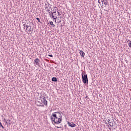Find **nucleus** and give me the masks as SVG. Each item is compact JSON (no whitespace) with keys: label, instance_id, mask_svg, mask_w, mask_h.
I'll return each mask as SVG.
<instances>
[{"label":"nucleus","instance_id":"nucleus-1","mask_svg":"<svg viewBox=\"0 0 131 131\" xmlns=\"http://www.w3.org/2000/svg\"><path fill=\"white\" fill-rule=\"evenodd\" d=\"M51 121L56 124H60L62 122V114L59 112L52 113L51 116Z\"/></svg>","mask_w":131,"mask_h":131},{"label":"nucleus","instance_id":"nucleus-2","mask_svg":"<svg viewBox=\"0 0 131 131\" xmlns=\"http://www.w3.org/2000/svg\"><path fill=\"white\" fill-rule=\"evenodd\" d=\"M82 79L83 83H89V79L88 78V75L85 72L82 73Z\"/></svg>","mask_w":131,"mask_h":131},{"label":"nucleus","instance_id":"nucleus-3","mask_svg":"<svg viewBox=\"0 0 131 131\" xmlns=\"http://www.w3.org/2000/svg\"><path fill=\"white\" fill-rule=\"evenodd\" d=\"M51 18H52L54 20H57L58 18V16H57V12L56 11H53V15H50Z\"/></svg>","mask_w":131,"mask_h":131},{"label":"nucleus","instance_id":"nucleus-4","mask_svg":"<svg viewBox=\"0 0 131 131\" xmlns=\"http://www.w3.org/2000/svg\"><path fill=\"white\" fill-rule=\"evenodd\" d=\"M68 124L71 127H75L76 126V124H74L73 122H68Z\"/></svg>","mask_w":131,"mask_h":131},{"label":"nucleus","instance_id":"nucleus-5","mask_svg":"<svg viewBox=\"0 0 131 131\" xmlns=\"http://www.w3.org/2000/svg\"><path fill=\"white\" fill-rule=\"evenodd\" d=\"M39 59L36 58L35 60H34V63H35L36 65H37L38 66H39Z\"/></svg>","mask_w":131,"mask_h":131},{"label":"nucleus","instance_id":"nucleus-6","mask_svg":"<svg viewBox=\"0 0 131 131\" xmlns=\"http://www.w3.org/2000/svg\"><path fill=\"white\" fill-rule=\"evenodd\" d=\"M42 102L44 105L48 106V101L46 99V97H44L42 99Z\"/></svg>","mask_w":131,"mask_h":131},{"label":"nucleus","instance_id":"nucleus-7","mask_svg":"<svg viewBox=\"0 0 131 131\" xmlns=\"http://www.w3.org/2000/svg\"><path fill=\"white\" fill-rule=\"evenodd\" d=\"M33 31V28H32V26H29V29H28V32H32Z\"/></svg>","mask_w":131,"mask_h":131},{"label":"nucleus","instance_id":"nucleus-8","mask_svg":"<svg viewBox=\"0 0 131 131\" xmlns=\"http://www.w3.org/2000/svg\"><path fill=\"white\" fill-rule=\"evenodd\" d=\"M80 56L83 58L84 57V55H85V53H84V52H83L82 50H80Z\"/></svg>","mask_w":131,"mask_h":131},{"label":"nucleus","instance_id":"nucleus-9","mask_svg":"<svg viewBox=\"0 0 131 131\" xmlns=\"http://www.w3.org/2000/svg\"><path fill=\"white\" fill-rule=\"evenodd\" d=\"M45 9L46 10H48V9H49V7H51V4H50V3H48V4H45Z\"/></svg>","mask_w":131,"mask_h":131},{"label":"nucleus","instance_id":"nucleus-10","mask_svg":"<svg viewBox=\"0 0 131 131\" xmlns=\"http://www.w3.org/2000/svg\"><path fill=\"white\" fill-rule=\"evenodd\" d=\"M52 81H54V82H57V81H58V79H57V78L53 77L52 78Z\"/></svg>","mask_w":131,"mask_h":131},{"label":"nucleus","instance_id":"nucleus-11","mask_svg":"<svg viewBox=\"0 0 131 131\" xmlns=\"http://www.w3.org/2000/svg\"><path fill=\"white\" fill-rule=\"evenodd\" d=\"M107 121H108V123L110 124H109L110 126H113V123L110 122V119H108Z\"/></svg>","mask_w":131,"mask_h":131},{"label":"nucleus","instance_id":"nucleus-12","mask_svg":"<svg viewBox=\"0 0 131 131\" xmlns=\"http://www.w3.org/2000/svg\"><path fill=\"white\" fill-rule=\"evenodd\" d=\"M49 24H50V25H52L53 26V27H55V25L54 24V23H53V21H50Z\"/></svg>","mask_w":131,"mask_h":131},{"label":"nucleus","instance_id":"nucleus-13","mask_svg":"<svg viewBox=\"0 0 131 131\" xmlns=\"http://www.w3.org/2000/svg\"><path fill=\"white\" fill-rule=\"evenodd\" d=\"M104 5L105 6H107L108 5V1L107 0H105V2L104 3Z\"/></svg>","mask_w":131,"mask_h":131},{"label":"nucleus","instance_id":"nucleus-14","mask_svg":"<svg viewBox=\"0 0 131 131\" xmlns=\"http://www.w3.org/2000/svg\"><path fill=\"white\" fill-rule=\"evenodd\" d=\"M36 20H37V21H38L39 23H41V22L40 21V19H39V18L36 17Z\"/></svg>","mask_w":131,"mask_h":131},{"label":"nucleus","instance_id":"nucleus-15","mask_svg":"<svg viewBox=\"0 0 131 131\" xmlns=\"http://www.w3.org/2000/svg\"><path fill=\"white\" fill-rule=\"evenodd\" d=\"M26 30H27V31H28V29L29 28V26L27 25L26 26Z\"/></svg>","mask_w":131,"mask_h":131},{"label":"nucleus","instance_id":"nucleus-16","mask_svg":"<svg viewBox=\"0 0 131 131\" xmlns=\"http://www.w3.org/2000/svg\"><path fill=\"white\" fill-rule=\"evenodd\" d=\"M47 10V11H48V13H49V14H50V13H51V10H50V9H46Z\"/></svg>","mask_w":131,"mask_h":131},{"label":"nucleus","instance_id":"nucleus-17","mask_svg":"<svg viewBox=\"0 0 131 131\" xmlns=\"http://www.w3.org/2000/svg\"><path fill=\"white\" fill-rule=\"evenodd\" d=\"M105 2V0H101V3H102V6L104 5V3Z\"/></svg>","mask_w":131,"mask_h":131},{"label":"nucleus","instance_id":"nucleus-18","mask_svg":"<svg viewBox=\"0 0 131 131\" xmlns=\"http://www.w3.org/2000/svg\"><path fill=\"white\" fill-rule=\"evenodd\" d=\"M53 15H54V11L53 12H51L50 13V16H53Z\"/></svg>","mask_w":131,"mask_h":131},{"label":"nucleus","instance_id":"nucleus-19","mask_svg":"<svg viewBox=\"0 0 131 131\" xmlns=\"http://www.w3.org/2000/svg\"><path fill=\"white\" fill-rule=\"evenodd\" d=\"M26 24H24L23 26H24V29H25V27H26Z\"/></svg>","mask_w":131,"mask_h":131},{"label":"nucleus","instance_id":"nucleus-20","mask_svg":"<svg viewBox=\"0 0 131 131\" xmlns=\"http://www.w3.org/2000/svg\"><path fill=\"white\" fill-rule=\"evenodd\" d=\"M61 20L60 18V19H59V21L57 22V23H61Z\"/></svg>","mask_w":131,"mask_h":131},{"label":"nucleus","instance_id":"nucleus-21","mask_svg":"<svg viewBox=\"0 0 131 131\" xmlns=\"http://www.w3.org/2000/svg\"><path fill=\"white\" fill-rule=\"evenodd\" d=\"M55 127H56L57 128H61V127L55 126Z\"/></svg>","mask_w":131,"mask_h":131},{"label":"nucleus","instance_id":"nucleus-22","mask_svg":"<svg viewBox=\"0 0 131 131\" xmlns=\"http://www.w3.org/2000/svg\"><path fill=\"white\" fill-rule=\"evenodd\" d=\"M0 127H2V128H5V127H4V126H3V124H2V126H0Z\"/></svg>","mask_w":131,"mask_h":131},{"label":"nucleus","instance_id":"nucleus-23","mask_svg":"<svg viewBox=\"0 0 131 131\" xmlns=\"http://www.w3.org/2000/svg\"><path fill=\"white\" fill-rule=\"evenodd\" d=\"M49 57H53V55H48Z\"/></svg>","mask_w":131,"mask_h":131},{"label":"nucleus","instance_id":"nucleus-24","mask_svg":"<svg viewBox=\"0 0 131 131\" xmlns=\"http://www.w3.org/2000/svg\"><path fill=\"white\" fill-rule=\"evenodd\" d=\"M98 4H101V2H100V0H98Z\"/></svg>","mask_w":131,"mask_h":131},{"label":"nucleus","instance_id":"nucleus-25","mask_svg":"<svg viewBox=\"0 0 131 131\" xmlns=\"http://www.w3.org/2000/svg\"><path fill=\"white\" fill-rule=\"evenodd\" d=\"M58 14L59 16H61V14H60V12H58Z\"/></svg>","mask_w":131,"mask_h":131},{"label":"nucleus","instance_id":"nucleus-26","mask_svg":"<svg viewBox=\"0 0 131 131\" xmlns=\"http://www.w3.org/2000/svg\"><path fill=\"white\" fill-rule=\"evenodd\" d=\"M6 124H8V121H6Z\"/></svg>","mask_w":131,"mask_h":131},{"label":"nucleus","instance_id":"nucleus-27","mask_svg":"<svg viewBox=\"0 0 131 131\" xmlns=\"http://www.w3.org/2000/svg\"><path fill=\"white\" fill-rule=\"evenodd\" d=\"M3 121H4V122L6 121V119L5 118L4 119Z\"/></svg>","mask_w":131,"mask_h":131},{"label":"nucleus","instance_id":"nucleus-28","mask_svg":"<svg viewBox=\"0 0 131 131\" xmlns=\"http://www.w3.org/2000/svg\"><path fill=\"white\" fill-rule=\"evenodd\" d=\"M0 126H2V123L0 122Z\"/></svg>","mask_w":131,"mask_h":131},{"label":"nucleus","instance_id":"nucleus-29","mask_svg":"<svg viewBox=\"0 0 131 131\" xmlns=\"http://www.w3.org/2000/svg\"><path fill=\"white\" fill-rule=\"evenodd\" d=\"M101 8H102V9L104 8V7H103V6H101Z\"/></svg>","mask_w":131,"mask_h":131},{"label":"nucleus","instance_id":"nucleus-30","mask_svg":"<svg viewBox=\"0 0 131 131\" xmlns=\"http://www.w3.org/2000/svg\"><path fill=\"white\" fill-rule=\"evenodd\" d=\"M104 11H106V12H108V10H107L104 9Z\"/></svg>","mask_w":131,"mask_h":131},{"label":"nucleus","instance_id":"nucleus-31","mask_svg":"<svg viewBox=\"0 0 131 131\" xmlns=\"http://www.w3.org/2000/svg\"><path fill=\"white\" fill-rule=\"evenodd\" d=\"M7 121H11V120H7Z\"/></svg>","mask_w":131,"mask_h":131},{"label":"nucleus","instance_id":"nucleus-32","mask_svg":"<svg viewBox=\"0 0 131 131\" xmlns=\"http://www.w3.org/2000/svg\"><path fill=\"white\" fill-rule=\"evenodd\" d=\"M46 61H48V62H49V60H48V59H46Z\"/></svg>","mask_w":131,"mask_h":131},{"label":"nucleus","instance_id":"nucleus-33","mask_svg":"<svg viewBox=\"0 0 131 131\" xmlns=\"http://www.w3.org/2000/svg\"><path fill=\"white\" fill-rule=\"evenodd\" d=\"M64 127H66V125H64Z\"/></svg>","mask_w":131,"mask_h":131},{"label":"nucleus","instance_id":"nucleus-34","mask_svg":"<svg viewBox=\"0 0 131 131\" xmlns=\"http://www.w3.org/2000/svg\"><path fill=\"white\" fill-rule=\"evenodd\" d=\"M25 22H27V20H25Z\"/></svg>","mask_w":131,"mask_h":131},{"label":"nucleus","instance_id":"nucleus-35","mask_svg":"<svg viewBox=\"0 0 131 131\" xmlns=\"http://www.w3.org/2000/svg\"><path fill=\"white\" fill-rule=\"evenodd\" d=\"M86 98H88V96H86Z\"/></svg>","mask_w":131,"mask_h":131}]
</instances>
